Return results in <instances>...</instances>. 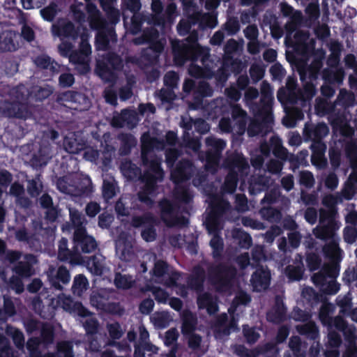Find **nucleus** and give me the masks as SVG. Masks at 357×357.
I'll return each instance as SVG.
<instances>
[{"label":"nucleus","instance_id":"64","mask_svg":"<svg viewBox=\"0 0 357 357\" xmlns=\"http://www.w3.org/2000/svg\"><path fill=\"white\" fill-rule=\"evenodd\" d=\"M8 287L17 294H22L24 290V287L21 277L13 275H12L7 282Z\"/></svg>","mask_w":357,"mask_h":357},{"label":"nucleus","instance_id":"27","mask_svg":"<svg viewBox=\"0 0 357 357\" xmlns=\"http://www.w3.org/2000/svg\"><path fill=\"white\" fill-rule=\"evenodd\" d=\"M296 258L295 264H289L286 266L284 273L289 281H300L304 274V265L302 261V257L298 255Z\"/></svg>","mask_w":357,"mask_h":357},{"label":"nucleus","instance_id":"25","mask_svg":"<svg viewBox=\"0 0 357 357\" xmlns=\"http://www.w3.org/2000/svg\"><path fill=\"white\" fill-rule=\"evenodd\" d=\"M308 344L305 341L303 342L298 336L291 337L289 341L291 352H286L284 357H305Z\"/></svg>","mask_w":357,"mask_h":357},{"label":"nucleus","instance_id":"33","mask_svg":"<svg viewBox=\"0 0 357 357\" xmlns=\"http://www.w3.org/2000/svg\"><path fill=\"white\" fill-rule=\"evenodd\" d=\"M289 335V328L287 326L283 325L280 326L277 332L275 341L268 342L267 343H272L275 345L274 349H271L267 352V357H280V350L278 344L284 342Z\"/></svg>","mask_w":357,"mask_h":357},{"label":"nucleus","instance_id":"43","mask_svg":"<svg viewBox=\"0 0 357 357\" xmlns=\"http://www.w3.org/2000/svg\"><path fill=\"white\" fill-rule=\"evenodd\" d=\"M213 90L206 82H199L195 90L193 96L194 100L197 103H201L204 98L211 96Z\"/></svg>","mask_w":357,"mask_h":357},{"label":"nucleus","instance_id":"9","mask_svg":"<svg viewBox=\"0 0 357 357\" xmlns=\"http://www.w3.org/2000/svg\"><path fill=\"white\" fill-rule=\"evenodd\" d=\"M193 164L188 159H181L176 167L171 169L170 178L175 185L190 180L192 176Z\"/></svg>","mask_w":357,"mask_h":357},{"label":"nucleus","instance_id":"35","mask_svg":"<svg viewBox=\"0 0 357 357\" xmlns=\"http://www.w3.org/2000/svg\"><path fill=\"white\" fill-rule=\"evenodd\" d=\"M4 332L8 337L12 339L16 348L19 350L24 349L25 339L22 331L10 324H7L4 328Z\"/></svg>","mask_w":357,"mask_h":357},{"label":"nucleus","instance_id":"58","mask_svg":"<svg viewBox=\"0 0 357 357\" xmlns=\"http://www.w3.org/2000/svg\"><path fill=\"white\" fill-rule=\"evenodd\" d=\"M67 282V270L64 266H59L55 278L52 280V285L57 289L61 290L63 284Z\"/></svg>","mask_w":357,"mask_h":357},{"label":"nucleus","instance_id":"60","mask_svg":"<svg viewBox=\"0 0 357 357\" xmlns=\"http://www.w3.org/2000/svg\"><path fill=\"white\" fill-rule=\"evenodd\" d=\"M42 190L43 185L39 178V175H37L35 178L28 181L27 192L31 197L38 196Z\"/></svg>","mask_w":357,"mask_h":357},{"label":"nucleus","instance_id":"63","mask_svg":"<svg viewBox=\"0 0 357 357\" xmlns=\"http://www.w3.org/2000/svg\"><path fill=\"white\" fill-rule=\"evenodd\" d=\"M144 18L141 14H135L131 17L129 31L132 35H136L142 31V26L144 23Z\"/></svg>","mask_w":357,"mask_h":357},{"label":"nucleus","instance_id":"54","mask_svg":"<svg viewBox=\"0 0 357 357\" xmlns=\"http://www.w3.org/2000/svg\"><path fill=\"white\" fill-rule=\"evenodd\" d=\"M251 301L250 296L244 291H241L238 293L232 301L229 312L231 313L240 305H246Z\"/></svg>","mask_w":357,"mask_h":357},{"label":"nucleus","instance_id":"48","mask_svg":"<svg viewBox=\"0 0 357 357\" xmlns=\"http://www.w3.org/2000/svg\"><path fill=\"white\" fill-rule=\"evenodd\" d=\"M134 282L132 277L130 275L115 273L114 283L117 289H129L133 286Z\"/></svg>","mask_w":357,"mask_h":357},{"label":"nucleus","instance_id":"50","mask_svg":"<svg viewBox=\"0 0 357 357\" xmlns=\"http://www.w3.org/2000/svg\"><path fill=\"white\" fill-rule=\"evenodd\" d=\"M88 286L87 278L84 275L79 274L75 277L71 290L75 295L81 296Z\"/></svg>","mask_w":357,"mask_h":357},{"label":"nucleus","instance_id":"49","mask_svg":"<svg viewBox=\"0 0 357 357\" xmlns=\"http://www.w3.org/2000/svg\"><path fill=\"white\" fill-rule=\"evenodd\" d=\"M270 144L273 146V153L275 157L282 160L287 159V150L282 146L281 139L278 137H271Z\"/></svg>","mask_w":357,"mask_h":357},{"label":"nucleus","instance_id":"37","mask_svg":"<svg viewBox=\"0 0 357 357\" xmlns=\"http://www.w3.org/2000/svg\"><path fill=\"white\" fill-rule=\"evenodd\" d=\"M69 210V216L71 225L68 223V231L73 228L75 231L79 228H86V225L88 221L85 218V215L82 214V212H79L77 209H72L68 208Z\"/></svg>","mask_w":357,"mask_h":357},{"label":"nucleus","instance_id":"44","mask_svg":"<svg viewBox=\"0 0 357 357\" xmlns=\"http://www.w3.org/2000/svg\"><path fill=\"white\" fill-rule=\"evenodd\" d=\"M86 267L95 275H101L103 273L102 255H94L88 257L86 261Z\"/></svg>","mask_w":357,"mask_h":357},{"label":"nucleus","instance_id":"57","mask_svg":"<svg viewBox=\"0 0 357 357\" xmlns=\"http://www.w3.org/2000/svg\"><path fill=\"white\" fill-rule=\"evenodd\" d=\"M330 163L333 171L337 169L341 164V151L335 146H331L328 150Z\"/></svg>","mask_w":357,"mask_h":357},{"label":"nucleus","instance_id":"36","mask_svg":"<svg viewBox=\"0 0 357 357\" xmlns=\"http://www.w3.org/2000/svg\"><path fill=\"white\" fill-rule=\"evenodd\" d=\"M273 103V96L271 92H266L263 89L261 90V97L260 99V105L258 108V114L264 115L265 119L272 118L271 112Z\"/></svg>","mask_w":357,"mask_h":357},{"label":"nucleus","instance_id":"51","mask_svg":"<svg viewBox=\"0 0 357 357\" xmlns=\"http://www.w3.org/2000/svg\"><path fill=\"white\" fill-rule=\"evenodd\" d=\"M233 236L238 240V245L241 248L249 249L252 245L251 236L241 229L234 231Z\"/></svg>","mask_w":357,"mask_h":357},{"label":"nucleus","instance_id":"46","mask_svg":"<svg viewBox=\"0 0 357 357\" xmlns=\"http://www.w3.org/2000/svg\"><path fill=\"white\" fill-rule=\"evenodd\" d=\"M302 297L311 307L316 305L324 298L321 294L317 292L312 287H310L303 289Z\"/></svg>","mask_w":357,"mask_h":357},{"label":"nucleus","instance_id":"28","mask_svg":"<svg viewBox=\"0 0 357 357\" xmlns=\"http://www.w3.org/2000/svg\"><path fill=\"white\" fill-rule=\"evenodd\" d=\"M323 254L329 261H336L340 262L342 259V250L339 246V243L335 239L326 243L322 248Z\"/></svg>","mask_w":357,"mask_h":357},{"label":"nucleus","instance_id":"26","mask_svg":"<svg viewBox=\"0 0 357 357\" xmlns=\"http://www.w3.org/2000/svg\"><path fill=\"white\" fill-rule=\"evenodd\" d=\"M160 33L157 29L154 27L146 28L143 30L141 36L133 39L134 44L137 45L149 44V47H152L155 43H165L159 39Z\"/></svg>","mask_w":357,"mask_h":357},{"label":"nucleus","instance_id":"17","mask_svg":"<svg viewBox=\"0 0 357 357\" xmlns=\"http://www.w3.org/2000/svg\"><path fill=\"white\" fill-rule=\"evenodd\" d=\"M38 263V260L32 254L24 256V260L18 261L13 268V271L21 278H30L35 273L33 265Z\"/></svg>","mask_w":357,"mask_h":357},{"label":"nucleus","instance_id":"2","mask_svg":"<svg viewBox=\"0 0 357 357\" xmlns=\"http://www.w3.org/2000/svg\"><path fill=\"white\" fill-rule=\"evenodd\" d=\"M28 93L24 88L15 91V99L6 102L0 108V112L6 117L26 120L33 115L32 108L28 105Z\"/></svg>","mask_w":357,"mask_h":357},{"label":"nucleus","instance_id":"56","mask_svg":"<svg viewBox=\"0 0 357 357\" xmlns=\"http://www.w3.org/2000/svg\"><path fill=\"white\" fill-rule=\"evenodd\" d=\"M102 193L103 198L107 201L113 198L116 194V183L115 181H110L104 180L102 187Z\"/></svg>","mask_w":357,"mask_h":357},{"label":"nucleus","instance_id":"55","mask_svg":"<svg viewBox=\"0 0 357 357\" xmlns=\"http://www.w3.org/2000/svg\"><path fill=\"white\" fill-rule=\"evenodd\" d=\"M210 245L213 249V258H220L224 249V244L223 240L219 234L213 236L210 241Z\"/></svg>","mask_w":357,"mask_h":357},{"label":"nucleus","instance_id":"34","mask_svg":"<svg viewBox=\"0 0 357 357\" xmlns=\"http://www.w3.org/2000/svg\"><path fill=\"white\" fill-rule=\"evenodd\" d=\"M39 202L41 207L46 209L45 219L50 222L55 221L59 215V211L54 206L52 197L47 194H44L40 197Z\"/></svg>","mask_w":357,"mask_h":357},{"label":"nucleus","instance_id":"23","mask_svg":"<svg viewBox=\"0 0 357 357\" xmlns=\"http://www.w3.org/2000/svg\"><path fill=\"white\" fill-rule=\"evenodd\" d=\"M340 225L335 220H331L324 224H319L314 230L315 236L321 240L327 241L333 240L336 231L339 229Z\"/></svg>","mask_w":357,"mask_h":357},{"label":"nucleus","instance_id":"3","mask_svg":"<svg viewBox=\"0 0 357 357\" xmlns=\"http://www.w3.org/2000/svg\"><path fill=\"white\" fill-rule=\"evenodd\" d=\"M208 274L211 283L218 291L230 288L237 275V269L231 264L218 263L208 268Z\"/></svg>","mask_w":357,"mask_h":357},{"label":"nucleus","instance_id":"14","mask_svg":"<svg viewBox=\"0 0 357 357\" xmlns=\"http://www.w3.org/2000/svg\"><path fill=\"white\" fill-rule=\"evenodd\" d=\"M232 213H234V208L227 199L218 197L212 200L209 214L220 218H225L229 220L234 221L235 218H230Z\"/></svg>","mask_w":357,"mask_h":357},{"label":"nucleus","instance_id":"45","mask_svg":"<svg viewBox=\"0 0 357 357\" xmlns=\"http://www.w3.org/2000/svg\"><path fill=\"white\" fill-rule=\"evenodd\" d=\"M163 4L160 0H152L151 10L153 13L152 22L156 26H165V20L162 17Z\"/></svg>","mask_w":357,"mask_h":357},{"label":"nucleus","instance_id":"21","mask_svg":"<svg viewBox=\"0 0 357 357\" xmlns=\"http://www.w3.org/2000/svg\"><path fill=\"white\" fill-rule=\"evenodd\" d=\"M111 123L114 128H123L126 126L132 128L137 124L136 114L128 109H123L120 114L113 116Z\"/></svg>","mask_w":357,"mask_h":357},{"label":"nucleus","instance_id":"42","mask_svg":"<svg viewBox=\"0 0 357 357\" xmlns=\"http://www.w3.org/2000/svg\"><path fill=\"white\" fill-rule=\"evenodd\" d=\"M231 118L238 124L240 129L245 130L248 123V114L238 105H234L231 109Z\"/></svg>","mask_w":357,"mask_h":357},{"label":"nucleus","instance_id":"18","mask_svg":"<svg viewBox=\"0 0 357 357\" xmlns=\"http://www.w3.org/2000/svg\"><path fill=\"white\" fill-rule=\"evenodd\" d=\"M329 128L324 122L305 123L303 129V136L307 140H323L328 134Z\"/></svg>","mask_w":357,"mask_h":357},{"label":"nucleus","instance_id":"31","mask_svg":"<svg viewBox=\"0 0 357 357\" xmlns=\"http://www.w3.org/2000/svg\"><path fill=\"white\" fill-rule=\"evenodd\" d=\"M17 35L12 31H4L0 33V52H12L17 49L15 42Z\"/></svg>","mask_w":357,"mask_h":357},{"label":"nucleus","instance_id":"32","mask_svg":"<svg viewBox=\"0 0 357 357\" xmlns=\"http://www.w3.org/2000/svg\"><path fill=\"white\" fill-rule=\"evenodd\" d=\"M117 139L120 141L119 153L121 155H129L137 144V139L131 133L121 132Z\"/></svg>","mask_w":357,"mask_h":357},{"label":"nucleus","instance_id":"39","mask_svg":"<svg viewBox=\"0 0 357 357\" xmlns=\"http://www.w3.org/2000/svg\"><path fill=\"white\" fill-rule=\"evenodd\" d=\"M220 152L212 151L207 150L205 153L206 165L205 168L208 171L216 172L220 164V161L222 157Z\"/></svg>","mask_w":357,"mask_h":357},{"label":"nucleus","instance_id":"38","mask_svg":"<svg viewBox=\"0 0 357 357\" xmlns=\"http://www.w3.org/2000/svg\"><path fill=\"white\" fill-rule=\"evenodd\" d=\"M197 324V319L191 312L185 313L183 316V321L181 326L182 333L185 336H187L188 334L194 333V331L196 330Z\"/></svg>","mask_w":357,"mask_h":357},{"label":"nucleus","instance_id":"7","mask_svg":"<svg viewBox=\"0 0 357 357\" xmlns=\"http://www.w3.org/2000/svg\"><path fill=\"white\" fill-rule=\"evenodd\" d=\"M172 52L175 63L183 65L186 61H197L202 54L201 49L194 48L179 40L172 44Z\"/></svg>","mask_w":357,"mask_h":357},{"label":"nucleus","instance_id":"20","mask_svg":"<svg viewBox=\"0 0 357 357\" xmlns=\"http://www.w3.org/2000/svg\"><path fill=\"white\" fill-rule=\"evenodd\" d=\"M68 102H70L68 109L77 112L86 111L91 105V102L85 94L73 91H68Z\"/></svg>","mask_w":357,"mask_h":357},{"label":"nucleus","instance_id":"22","mask_svg":"<svg viewBox=\"0 0 357 357\" xmlns=\"http://www.w3.org/2000/svg\"><path fill=\"white\" fill-rule=\"evenodd\" d=\"M274 348L275 345L272 343L259 344L252 350H249L243 345H238L236 349V353L241 357H258L259 356L267 357V352Z\"/></svg>","mask_w":357,"mask_h":357},{"label":"nucleus","instance_id":"4","mask_svg":"<svg viewBox=\"0 0 357 357\" xmlns=\"http://www.w3.org/2000/svg\"><path fill=\"white\" fill-rule=\"evenodd\" d=\"M68 196L72 201L82 204L83 199L91 197L93 192L92 181L89 176L73 174L68 172Z\"/></svg>","mask_w":357,"mask_h":357},{"label":"nucleus","instance_id":"40","mask_svg":"<svg viewBox=\"0 0 357 357\" xmlns=\"http://www.w3.org/2000/svg\"><path fill=\"white\" fill-rule=\"evenodd\" d=\"M238 181V174L233 172H228L225 176V181L221 186V192L222 194H232L234 193L237 187Z\"/></svg>","mask_w":357,"mask_h":357},{"label":"nucleus","instance_id":"30","mask_svg":"<svg viewBox=\"0 0 357 357\" xmlns=\"http://www.w3.org/2000/svg\"><path fill=\"white\" fill-rule=\"evenodd\" d=\"M95 71L98 77L106 82H114L116 80L114 71L104 59L97 61Z\"/></svg>","mask_w":357,"mask_h":357},{"label":"nucleus","instance_id":"59","mask_svg":"<svg viewBox=\"0 0 357 357\" xmlns=\"http://www.w3.org/2000/svg\"><path fill=\"white\" fill-rule=\"evenodd\" d=\"M42 342L45 344H52L54 341V329L50 324H43L40 331Z\"/></svg>","mask_w":357,"mask_h":357},{"label":"nucleus","instance_id":"24","mask_svg":"<svg viewBox=\"0 0 357 357\" xmlns=\"http://www.w3.org/2000/svg\"><path fill=\"white\" fill-rule=\"evenodd\" d=\"M323 67V59L321 57H315L312 61L310 66L304 70H300V78L301 82H304L306 79L310 82H315Z\"/></svg>","mask_w":357,"mask_h":357},{"label":"nucleus","instance_id":"13","mask_svg":"<svg viewBox=\"0 0 357 357\" xmlns=\"http://www.w3.org/2000/svg\"><path fill=\"white\" fill-rule=\"evenodd\" d=\"M271 271L267 267L258 265L251 275L250 282L255 291L267 289L271 284Z\"/></svg>","mask_w":357,"mask_h":357},{"label":"nucleus","instance_id":"8","mask_svg":"<svg viewBox=\"0 0 357 357\" xmlns=\"http://www.w3.org/2000/svg\"><path fill=\"white\" fill-rule=\"evenodd\" d=\"M142 160L143 165L147 167L142 175V182H147V180L145 178L146 174L152 180L155 181V185H157L158 181H162L165 173L161 167V160L159 158L155 156L152 159H149L142 151Z\"/></svg>","mask_w":357,"mask_h":357},{"label":"nucleus","instance_id":"6","mask_svg":"<svg viewBox=\"0 0 357 357\" xmlns=\"http://www.w3.org/2000/svg\"><path fill=\"white\" fill-rule=\"evenodd\" d=\"M157 224V219L151 212H147L142 215H135L132 218L131 225L135 228L144 227L141 236L146 242H151L156 238V229L155 225Z\"/></svg>","mask_w":357,"mask_h":357},{"label":"nucleus","instance_id":"29","mask_svg":"<svg viewBox=\"0 0 357 357\" xmlns=\"http://www.w3.org/2000/svg\"><path fill=\"white\" fill-rule=\"evenodd\" d=\"M297 332L305 337L310 342H316L319 340V331L314 321H309L296 327Z\"/></svg>","mask_w":357,"mask_h":357},{"label":"nucleus","instance_id":"15","mask_svg":"<svg viewBox=\"0 0 357 357\" xmlns=\"http://www.w3.org/2000/svg\"><path fill=\"white\" fill-rule=\"evenodd\" d=\"M266 319L274 324H280L287 319V308L279 296H276L274 305L266 313Z\"/></svg>","mask_w":357,"mask_h":357},{"label":"nucleus","instance_id":"41","mask_svg":"<svg viewBox=\"0 0 357 357\" xmlns=\"http://www.w3.org/2000/svg\"><path fill=\"white\" fill-rule=\"evenodd\" d=\"M86 11L89 15V24L91 27H98L105 22V20L100 16V11L96 6L92 3L86 4Z\"/></svg>","mask_w":357,"mask_h":357},{"label":"nucleus","instance_id":"61","mask_svg":"<svg viewBox=\"0 0 357 357\" xmlns=\"http://www.w3.org/2000/svg\"><path fill=\"white\" fill-rule=\"evenodd\" d=\"M196 23V17L190 15L188 20H181L177 25V30L180 35L185 36L190 33L192 25Z\"/></svg>","mask_w":357,"mask_h":357},{"label":"nucleus","instance_id":"47","mask_svg":"<svg viewBox=\"0 0 357 357\" xmlns=\"http://www.w3.org/2000/svg\"><path fill=\"white\" fill-rule=\"evenodd\" d=\"M174 195L176 199L184 204H189L193 198L188 185H176Z\"/></svg>","mask_w":357,"mask_h":357},{"label":"nucleus","instance_id":"12","mask_svg":"<svg viewBox=\"0 0 357 357\" xmlns=\"http://www.w3.org/2000/svg\"><path fill=\"white\" fill-rule=\"evenodd\" d=\"M225 167L228 169V172L238 174L239 176L246 175L250 168L246 158L242 153L234 152L225 159Z\"/></svg>","mask_w":357,"mask_h":357},{"label":"nucleus","instance_id":"10","mask_svg":"<svg viewBox=\"0 0 357 357\" xmlns=\"http://www.w3.org/2000/svg\"><path fill=\"white\" fill-rule=\"evenodd\" d=\"M145 178L147 182H143L144 184L137 193V199L139 202L143 204L147 209H151L154 206V199L157 194L158 185L155 184V181L152 180L146 174Z\"/></svg>","mask_w":357,"mask_h":357},{"label":"nucleus","instance_id":"16","mask_svg":"<svg viewBox=\"0 0 357 357\" xmlns=\"http://www.w3.org/2000/svg\"><path fill=\"white\" fill-rule=\"evenodd\" d=\"M52 33L54 38H58L61 41L58 47L59 53L63 56H67V19H58L52 26Z\"/></svg>","mask_w":357,"mask_h":357},{"label":"nucleus","instance_id":"11","mask_svg":"<svg viewBox=\"0 0 357 357\" xmlns=\"http://www.w3.org/2000/svg\"><path fill=\"white\" fill-rule=\"evenodd\" d=\"M73 242L75 247L83 253H91L97 248L96 239L88 235L86 228H79L74 231Z\"/></svg>","mask_w":357,"mask_h":357},{"label":"nucleus","instance_id":"62","mask_svg":"<svg viewBox=\"0 0 357 357\" xmlns=\"http://www.w3.org/2000/svg\"><path fill=\"white\" fill-rule=\"evenodd\" d=\"M343 72H336L329 68H325L322 71V78L325 83L333 84L342 80Z\"/></svg>","mask_w":357,"mask_h":357},{"label":"nucleus","instance_id":"5","mask_svg":"<svg viewBox=\"0 0 357 357\" xmlns=\"http://www.w3.org/2000/svg\"><path fill=\"white\" fill-rule=\"evenodd\" d=\"M158 207L160 212L161 220L169 227L176 225L186 226L188 224V220L185 217H177L178 206L172 201L162 198L158 202Z\"/></svg>","mask_w":357,"mask_h":357},{"label":"nucleus","instance_id":"53","mask_svg":"<svg viewBox=\"0 0 357 357\" xmlns=\"http://www.w3.org/2000/svg\"><path fill=\"white\" fill-rule=\"evenodd\" d=\"M259 213L264 220L270 222H277L281 217L280 211L271 206L262 208Z\"/></svg>","mask_w":357,"mask_h":357},{"label":"nucleus","instance_id":"52","mask_svg":"<svg viewBox=\"0 0 357 357\" xmlns=\"http://www.w3.org/2000/svg\"><path fill=\"white\" fill-rule=\"evenodd\" d=\"M206 146L208 150L222 153L226 147V142L224 139L216 138L214 136H209L205 139Z\"/></svg>","mask_w":357,"mask_h":357},{"label":"nucleus","instance_id":"19","mask_svg":"<svg viewBox=\"0 0 357 357\" xmlns=\"http://www.w3.org/2000/svg\"><path fill=\"white\" fill-rule=\"evenodd\" d=\"M164 48L165 43H155L152 47L149 46L142 50L139 59L145 66L154 65L158 62Z\"/></svg>","mask_w":357,"mask_h":357},{"label":"nucleus","instance_id":"1","mask_svg":"<svg viewBox=\"0 0 357 357\" xmlns=\"http://www.w3.org/2000/svg\"><path fill=\"white\" fill-rule=\"evenodd\" d=\"M75 20L79 23L77 27L68 20V38L76 40L80 38L78 49L73 50V45L68 42V61L70 63L80 65L82 73L90 70L89 61L91 54V46L89 42L90 34L89 30L81 24L86 20V15L80 10H73Z\"/></svg>","mask_w":357,"mask_h":357}]
</instances>
